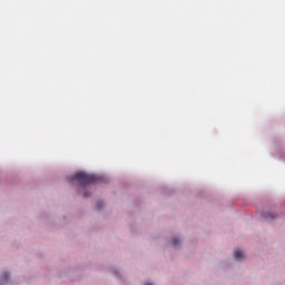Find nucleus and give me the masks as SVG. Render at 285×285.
Here are the masks:
<instances>
[{"label":"nucleus","mask_w":285,"mask_h":285,"mask_svg":"<svg viewBox=\"0 0 285 285\" xmlns=\"http://www.w3.org/2000/svg\"><path fill=\"white\" fill-rule=\"evenodd\" d=\"M99 177L92 174H86V173H77L73 176L69 178L70 181H78L80 186L82 187L81 190H85L82 193L83 197H90V193L86 189L87 186H90V184H97L99 181Z\"/></svg>","instance_id":"f257e3e1"},{"label":"nucleus","mask_w":285,"mask_h":285,"mask_svg":"<svg viewBox=\"0 0 285 285\" xmlns=\"http://www.w3.org/2000/svg\"><path fill=\"white\" fill-rule=\"evenodd\" d=\"M244 257H246V255H244L242 250L235 249V252H234V259L239 262L240 259H244Z\"/></svg>","instance_id":"f03ea898"},{"label":"nucleus","mask_w":285,"mask_h":285,"mask_svg":"<svg viewBox=\"0 0 285 285\" xmlns=\"http://www.w3.org/2000/svg\"><path fill=\"white\" fill-rule=\"evenodd\" d=\"M265 219H275V215L268 213V214H264Z\"/></svg>","instance_id":"7ed1b4c3"},{"label":"nucleus","mask_w":285,"mask_h":285,"mask_svg":"<svg viewBox=\"0 0 285 285\" xmlns=\"http://www.w3.org/2000/svg\"><path fill=\"white\" fill-rule=\"evenodd\" d=\"M10 276L8 275V273H4L3 275H2V278H1V282H8V278H9Z\"/></svg>","instance_id":"20e7f679"},{"label":"nucleus","mask_w":285,"mask_h":285,"mask_svg":"<svg viewBox=\"0 0 285 285\" xmlns=\"http://www.w3.org/2000/svg\"><path fill=\"white\" fill-rule=\"evenodd\" d=\"M177 244H179V239L178 238H173L171 239V245L177 246Z\"/></svg>","instance_id":"39448f33"},{"label":"nucleus","mask_w":285,"mask_h":285,"mask_svg":"<svg viewBox=\"0 0 285 285\" xmlns=\"http://www.w3.org/2000/svg\"><path fill=\"white\" fill-rule=\"evenodd\" d=\"M99 208H101V205H100V204H98V209H99Z\"/></svg>","instance_id":"423d86ee"}]
</instances>
